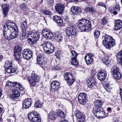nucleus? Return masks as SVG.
<instances>
[{"instance_id": "c756f323", "label": "nucleus", "mask_w": 122, "mask_h": 122, "mask_svg": "<svg viewBox=\"0 0 122 122\" xmlns=\"http://www.w3.org/2000/svg\"><path fill=\"white\" fill-rule=\"evenodd\" d=\"M5 70L8 73H12L15 72L17 70V68L13 67L12 66L5 68Z\"/></svg>"}, {"instance_id": "9d476101", "label": "nucleus", "mask_w": 122, "mask_h": 122, "mask_svg": "<svg viewBox=\"0 0 122 122\" xmlns=\"http://www.w3.org/2000/svg\"><path fill=\"white\" fill-rule=\"evenodd\" d=\"M77 31L74 26L72 25L68 26L66 30V35L68 36H71L72 37V36L77 35Z\"/></svg>"}, {"instance_id": "c85d7f7f", "label": "nucleus", "mask_w": 122, "mask_h": 122, "mask_svg": "<svg viewBox=\"0 0 122 122\" xmlns=\"http://www.w3.org/2000/svg\"><path fill=\"white\" fill-rule=\"evenodd\" d=\"M54 20L56 22L59 26H62L63 24V21L61 17L57 15H56L53 17Z\"/></svg>"}, {"instance_id": "f257e3e1", "label": "nucleus", "mask_w": 122, "mask_h": 122, "mask_svg": "<svg viewBox=\"0 0 122 122\" xmlns=\"http://www.w3.org/2000/svg\"><path fill=\"white\" fill-rule=\"evenodd\" d=\"M77 27L81 31L90 30L91 29L90 21L85 19H82L78 21L77 24Z\"/></svg>"}, {"instance_id": "4be33fe9", "label": "nucleus", "mask_w": 122, "mask_h": 122, "mask_svg": "<svg viewBox=\"0 0 122 122\" xmlns=\"http://www.w3.org/2000/svg\"><path fill=\"white\" fill-rule=\"evenodd\" d=\"M64 8L65 6L59 3L56 4L55 6L56 11L60 14H62L63 13Z\"/></svg>"}, {"instance_id": "a878e982", "label": "nucleus", "mask_w": 122, "mask_h": 122, "mask_svg": "<svg viewBox=\"0 0 122 122\" xmlns=\"http://www.w3.org/2000/svg\"><path fill=\"white\" fill-rule=\"evenodd\" d=\"M9 5L8 4H5L2 6V8L3 9V13H4V17L5 18H6V20L8 12L9 10Z\"/></svg>"}, {"instance_id": "ddd939ff", "label": "nucleus", "mask_w": 122, "mask_h": 122, "mask_svg": "<svg viewBox=\"0 0 122 122\" xmlns=\"http://www.w3.org/2000/svg\"><path fill=\"white\" fill-rule=\"evenodd\" d=\"M77 121L78 122H83L85 119L84 115L79 110H76L74 112Z\"/></svg>"}, {"instance_id": "f704fd0d", "label": "nucleus", "mask_w": 122, "mask_h": 122, "mask_svg": "<svg viewBox=\"0 0 122 122\" xmlns=\"http://www.w3.org/2000/svg\"><path fill=\"white\" fill-rule=\"evenodd\" d=\"M56 113L57 116V115L61 118H65V116L64 113L61 110L59 109Z\"/></svg>"}, {"instance_id": "f8f14e48", "label": "nucleus", "mask_w": 122, "mask_h": 122, "mask_svg": "<svg viewBox=\"0 0 122 122\" xmlns=\"http://www.w3.org/2000/svg\"><path fill=\"white\" fill-rule=\"evenodd\" d=\"M20 27L22 31V34L21 36L20 39L21 40H24L26 37V30L27 28V24L25 21L22 22L20 25Z\"/></svg>"}, {"instance_id": "774afa93", "label": "nucleus", "mask_w": 122, "mask_h": 122, "mask_svg": "<svg viewBox=\"0 0 122 122\" xmlns=\"http://www.w3.org/2000/svg\"><path fill=\"white\" fill-rule=\"evenodd\" d=\"M61 122H68V121H67L66 120H62Z\"/></svg>"}, {"instance_id": "37998d69", "label": "nucleus", "mask_w": 122, "mask_h": 122, "mask_svg": "<svg viewBox=\"0 0 122 122\" xmlns=\"http://www.w3.org/2000/svg\"><path fill=\"white\" fill-rule=\"evenodd\" d=\"M12 62L9 61H7L5 62V68L12 66Z\"/></svg>"}, {"instance_id": "cd10ccee", "label": "nucleus", "mask_w": 122, "mask_h": 122, "mask_svg": "<svg viewBox=\"0 0 122 122\" xmlns=\"http://www.w3.org/2000/svg\"><path fill=\"white\" fill-rule=\"evenodd\" d=\"M116 58L117 64L122 65V50L117 54Z\"/></svg>"}, {"instance_id": "bf43d9fd", "label": "nucleus", "mask_w": 122, "mask_h": 122, "mask_svg": "<svg viewBox=\"0 0 122 122\" xmlns=\"http://www.w3.org/2000/svg\"><path fill=\"white\" fill-rule=\"evenodd\" d=\"M119 93L121 97V100L122 101V89L120 87L119 88Z\"/></svg>"}, {"instance_id": "603ef678", "label": "nucleus", "mask_w": 122, "mask_h": 122, "mask_svg": "<svg viewBox=\"0 0 122 122\" xmlns=\"http://www.w3.org/2000/svg\"><path fill=\"white\" fill-rule=\"evenodd\" d=\"M42 12L45 14L50 15L51 14V12L50 11L46 10H43Z\"/></svg>"}, {"instance_id": "2eb2a0df", "label": "nucleus", "mask_w": 122, "mask_h": 122, "mask_svg": "<svg viewBox=\"0 0 122 122\" xmlns=\"http://www.w3.org/2000/svg\"><path fill=\"white\" fill-rule=\"evenodd\" d=\"M43 36L47 39H49L52 38L53 35L52 32L47 29H43L42 32Z\"/></svg>"}, {"instance_id": "09e8293b", "label": "nucleus", "mask_w": 122, "mask_h": 122, "mask_svg": "<svg viewBox=\"0 0 122 122\" xmlns=\"http://www.w3.org/2000/svg\"><path fill=\"white\" fill-rule=\"evenodd\" d=\"M16 82H11L9 81H7L6 82V85L9 86H14L15 87V85Z\"/></svg>"}, {"instance_id": "473e14b6", "label": "nucleus", "mask_w": 122, "mask_h": 122, "mask_svg": "<svg viewBox=\"0 0 122 122\" xmlns=\"http://www.w3.org/2000/svg\"><path fill=\"white\" fill-rule=\"evenodd\" d=\"M28 118L31 121L34 118V116L36 117L37 116V113L36 112H33L28 114Z\"/></svg>"}, {"instance_id": "3c124183", "label": "nucleus", "mask_w": 122, "mask_h": 122, "mask_svg": "<svg viewBox=\"0 0 122 122\" xmlns=\"http://www.w3.org/2000/svg\"><path fill=\"white\" fill-rule=\"evenodd\" d=\"M107 20L105 18H104L101 20V24L104 25L106 24L107 23Z\"/></svg>"}, {"instance_id": "680f3d73", "label": "nucleus", "mask_w": 122, "mask_h": 122, "mask_svg": "<svg viewBox=\"0 0 122 122\" xmlns=\"http://www.w3.org/2000/svg\"><path fill=\"white\" fill-rule=\"evenodd\" d=\"M53 69L54 70H59L60 69V68L58 66H56L53 67Z\"/></svg>"}, {"instance_id": "c9c22d12", "label": "nucleus", "mask_w": 122, "mask_h": 122, "mask_svg": "<svg viewBox=\"0 0 122 122\" xmlns=\"http://www.w3.org/2000/svg\"><path fill=\"white\" fill-rule=\"evenodd\" d=\"M42 106V103L38 99H36L34 107L36 108H41Z\"/></svg>"}, {"instance_id": "7ed1b4c3", "label": "nucleus", "mask_w": 122, "mask_h": 122, "mask_svg": "<svg viewBox=\"0 0 122 122\" xmlns=\"http://www.w3.org/2000/svg\"><path fill=\"white\" fill-rule=\"evenodd\" d=\"M103 43L106 48L109 49L115 45V42L114 39L112 37L107 35L103 36Z\"/></svg>"}, {"instance_id": "5701e85b", "label": "nucleus", "mask_w": 122, "mask_h": 122, "mask_svg": "<svg viewBox=\"0 0 122 122\" xmlns=\"http://www.w3.org/2000/svg\"><path fill=\"white\" fill-rule=\"evenodd\" d=\"M95 106L93 109V111L94 110V109L102 108L101 107L103 104V102L101 100H95L94 102Z\"/></svg>"}, {"instance_id": "e433bc0d", "label": "nucleus", "mask_w": 122, "mask_h": 122, "mask_svg": "<svg viewBox=\"0 0 122 122\" xmlns=\"http://www.w3.org/2000/svg\"><path fill=\"white\" fill-rule=\"evenodd\" d=\"M71 63L72 65L76 66L79 65V63L77 60V57H72L71 60Z\"/></svg>"}, {"instance_id": "423d86ee", "label": "nucleus", "mask_w": 122, "mask_h": 122, "mask_svg": "<svg viewBox=\"0 0 122 122\" xmlns=\"http://www.w3.org/2000/svg\"><path fill=\"white\" fill-rule=\"evenodd\" d=\"M45 52L46 54H49L52 53L54 51V46L50 42H46L43 45Z\"/></svg>"}, {"instance_id": "338daca9", "label": "nucleus", "mask_w": 122, "mask_h": 122, "mask_svg": "<svg viewBox=\"0 0 122 122\" xmlns=\"http://www.w3.org/2000/svg\"><path fill=\"white\" fill-rule=\"evenodd\" d=\"M2 108L1 107H0V113H1L2 112Z\"/></svg>"}, {"instance_id": "79ce46f5", "label": "nucleus", "mask_w": 122, "mask_h": 122, "mask_svg": "<svg viewBox=\"0 0 122 122\" xmlns=\"http://www.w3.org/2000/svg\"><path fill=\"white\" fill-rule=\"evenodd\" d=\"M78 98L81 99V98H83L86 99H87V95L85 93L82 92L80 93L78 96Z\"/></svg>"}, {"instance_id": "4d7b16f0", "label": "nucleus", "mask_w": 122, "mask_h": 122, "mask_svg": "<svg viewBox=\"0 0 122 122\" xmlns=\"http://www.w3.org/2000/svg\"><path fill=\"white\" fill-rule=\"evenodd\" d=\"M104 88L106 91L108 92H110L112 89V88H111L109 86H107L106 87H105Z\"/></svg>"}, {"instance_id": "6e6552de", "label": "nucleus", "mask_w": 122, "mask_h": 122, "mask_svg": "<svg viewBox=\"0 0 122 122\" xmlns=\"http://www.w3.org/2000/svg\"><path fill=\"white\" fill-rule=\"evenodd\" d=\"M94 109V110L93 111V112L97 118L104 117L107 116V114L102 108Z\"/></svg>"}, {"instance_id": "9b49d317", "label": "nucleus", "mask_w": 122, "mask_h": 122, "mask_svg": "<svg viewBox=\"0 0 122 122\" xmlns=\"http://www.w3.org/2000/svg\"><path fill=\"white\" fill-rule=\"evenodd\" d=\"M87 83L89 84L88 85V88L94 89L97 87V83L96 80L95 78L92 76L86 80Z\"/></svg>"}, {"instance_id": "20e7f679", "label": "nucleus", "mask_w": 122, "mask_h": 122, "mask_svg": "<svg viewBox=\"0 0 122 122\" xmlns=\"http://www.w3.org/2000/svg\"><path fill=\"white\" fill-rule=\"evenodd\" d=\"M40 35L39 32L35 30L29 31L27 33V36L32 38V39H29V43L31 44H35L39 39Z\"/></svg>"}, {"instance_id": "412c9836", "label": "nucleus", "mask_w": 122, "mask_h": 122, "mask_svg": "<svg viewBox=\"0 0 122 122\" xmlns=\"http://www.w3.org/2000/svg\"><path fill=\"white\" fill-rule=\"evenodd\" d=\"M93 55L91 53L87 54L85 56L84 59L87 65L92 64L93 61Z\"/></svg>"}, {"instance_id": "69168bd1", "label": "nucleus", "mask_w": 122, "mask_h": 122, "mask_svg": "<svg viewBox=\"0 0 122 122\" xmlns=\"http://www.w3.org/2000/svg\"><path fill=\"white\" fill-rule=\"evenodd\" d=\"M7 121L8 122H12L13 121L11 119H10L8 118L7 119Z\"/></svg>"}, {"instance_id": "72a5a7b5", "label": "nucleus", "mask_w": 122, "mask_h": 122, "mask_svg": "<svg viewBox=\"0 0 122 122\" xmlns=\"http://www.w3.org/2000/svg\"><path fill=\"white\" fill-rule=\"evenodd\" d=\"M85 10L87 12L92 14L95 13L96 12V10L94 8L90 6H87Z\"/></svg>"}, {"instance_id": "aec40b11", "label": "nucleus", "mask_w": 122, "mask_h": 122, "mask_svg": "<svg viewBox=\"0 0 122 122\" xmlns=\"http://www.w3.org/2000/svg\"><path fill=\"white\" fill-rule=\"evenodd\" d=\"M32 103L31 99L28 98L25 99L22 102L23 107L25 109L28 108L31 105Z\"/></svg>"}, {"instance_id": "49530a36", "label": "nucleus", "mask_w": 122, "mask_h": 122, "mask_svg": "<svg viewBox=\"0 0 122 122\" xmlns=\"http://www.w3.org/2000/svg\"><path fill=\"white\" fill-rule=\"evenodd\" d=\"M20 7L23 10H26L27 8V6L25 3H23L20 4Z\"/></svg>"}, {"instance_id": "a18cd8bd", "label": "nucleus", "mask_w": 122, "mask_h": 122, "mask_svg": "<svg viewBox=\"0 0 122 122\" xmlns=\"http://www.w3.org/2000/svg\"><path fill=\"white\" fill-rule=\"evenodd\" d=\"M120 8L119 5H117L116 7H114L113 9V14L114 15H116L117 14V12H118L120 10Z\"/></svg>"}, {"instance_id": "2f4dec72", "label": "nucleus", "mask_w": 122, "mask_h": 122, "mask_svg": "<svg viewBox=\"0 0 122 122\" xmlns=\"http://www.w3.org/2000/svg\"><path fill=\"white\" fill-rule=\"evenodd\" d=\"M104 57H102V61L103 63L106 65H107L109 64L110 61L108 58V56L106 54H103Z\"/></svg>"}, {"instance_id": "864d4df0", "label": "nucleus", "mask_w": 122, "mask_h": 122, "mask_svg": "<svg viewBox=\"0 0 122 122\" xmlns=\"http://www.w3.org/2000/svg\"><path fill=\"white\" fill-rule=\"evenodd\" d=\"M110 83L108 81H104L103 83V86L104 88L105 87H107V86H109Z\"/></svg>"}, {"instance_id": "0e129e2a", "label": "nucleus", "mask_w": 122, "mask_h": 122, "mask_svg": "<svg viewBox=\"0 0 122 122\" xmlns=\"http://www.w3.org/2000/svg\"><path fill=\"white\" fill-rule=\"evenodd\" d=\"M55 55L57 57V58L58 57H59L60 54L59 53H58L57 52L56 53H55Z\"/></svg>"}, {"instance_id": "a19ab883", "label": "nucleus", "mask_w": 122, "mask_h": 122, "mask_svg": "<svg viewBox=\"0 0 122 122\" xmlns=\"http://www.w3.org/2000/svg\"><path fill=\"white\" fill-rule=\"evenodd\" d=\"M39 114L37 113V116L36 117H34L31 122H40L41 118L39 117Z\"/></svg>"}, {"instance_id": "6e6d98bb", "label": "nucleus", "mask_w": 122, "mask_h": 122, "mask_svg": "<svg viewBox=\"0 0 122 122\" xmlns=\"http://www.w3.org/2000/svg\"><path fill=\"white\" fill-rule=\"evenodd\" d=\"M65 20L67 23L69 25H71L72 23V22H71V19H70L66 18L65 19Z\"/></svg>"}, {"instance_id": "39448f33", "label": "nucleus", "mask_w": 122, "mask_h": 122, "mask_svg": "<svg viewBox=\"0 0 122 122\" xmlns=\"http://www.w3.org/2000/svg\"><path fill=\"white\" fill-rule=\"evenodd\" d=\"M40 80L39 76L34 73L32 74L31 77L28 78V80L31 85L36 87L39 85L38 83Z\"/></svg>"}, {"instance_id": "5fc2aeb1", "label": "nucleus", "mask_w": 122, "mask_h": 122, "mask_svg": "<svg viewBox=\"0 0 122 122\" xmlns=\"http://www.w3.org/2000/svg\"><path fill=\"white\" fill-rule=\"evenodd\" d=\"M71 53L73 56L72 57H77V56L78 55V54L76 53L75 51L74 50L72 51Z\"/></svg>"}, {"instance_id": "ea45409f", "label": "nucleus", "mask_w": 122, "mask_h": 122, "mask_svg": "<svg viewBox=\"0 0 122 122\" xmlns=\"http://www.w3.org/2000/svg\"><path fill=\"white\" fill-rule=\"evenodd\" d=\"M15 87H17L19 88V89L22 91H23L24 90V87L22 86L19 83H18L17 82H15Z\"/></svg>"}, {"instance_id": "a211bd4d", "label": "nucleus", "mask_w": 122, "mask_h": 122, "mask_svg": "<svg viewBox=\"0 0 122 122\" xmlns=\"http://www.w3.org/2000/svg\"><path fill=\"white\" fill-rule=\"evenodd\" d=\"M37 62L39 64L43 65L46 64L47 61L42 54H39L37 57Z\"/></svg>"}, {"instance_id": "0eeeda50", "label": "nucleus", "mask_w": 122, "mask_h": 122, "mask_svg": "<svg viewBox=\"0 0 122 122\" xmlns=\"http://www.w3.org/2000/svg\"><path fill=\"white\" fill-rule=\"evenodd\" d=\"M64 79L69 85L71 86L75 81V79L71 73L66 72L64 74Z\"/></svg>"}, {"instance_id": "58836bf2", "label": "nucleus", "mask_w": 122, "mask_h": 122, "mask_svg": "<svg viewBox=\"0 0 122 122\" xmlns=\"http://www.w3.org/2000/svg\"><path fill=\"white\" fill-rule=\"evenodd\" d=\"M57 34L55 33V39L57 42H60L62 41L63 38L61 35L58 34V33L57 32Z\"/></svg>"}, {"instance_id": "c03bdc74", "label": "nucleus", "mask_w": 122, "mask_h": 122, "mask_svg": "<svg viewBox=\"0 0 122 122\" xmlns=\"http://www.w3.org/2000/svg\"><path fill=\"white\" fill-rule=\"evenodd\" d=\"M78 101L80 104L84 105L86 103L87 100V99H85L83 98H81V99L79 98H78Z\"/></svg>"}, {"instance_id": "1a4fd4ad", "label": "nucleus", "mask_w": 122, "mask_h": 122, "mask_svg": "<svg viewBox=\"0 0 122 122\" xmlns=\"http://www.w3.org/2000/svg\"><path fill=\"white\" fill-rule=\"evenodd\" d=\"M119 70V68L115 65L113 66L111 69L112 74L113 75V77L117 79H120L121 76Z\"/></svg>"}, {"instance_id": "f3484780", "label": "nucleus", "mask_w": 122, "mask_h": 122, "mask_svg": "<svg viewBox=\"0 0 122 122\" xmlns=\"http://www.w3.org/2000/svg\"><path fill=\"white\" fill-rule=\"evenodd\" d=\"M60 87V83L58 81H53L51 83V91L52 92L57 91Z\"/></svg>"}, {"instance_id": "b1692460", "label": "nucleus", "mask_w": 122, "mask_h": 122, "mask_svg": "<svg viewBox=\"0 0 122 122\" xmlns=\"http://www.w3.org/2000/svg\"><path fill=\"white\" fill-rule=\"evenodd\" d=\"M71 13L74 15L79 14L81 10L79 7L73 6L71 8Z\"/></svg>"}, {"instance_id": "e2e57ef3", "label": "nucleus", "mask_w": 122, "mask_h": 122, "mask_svg": "<svg viewBox=\"0 0 122 122\" xmlns=\"http://www.w3.org/2000/svg\"><path fill=\"white\" fill-rule=\"evenodd\" d=\"M107 110L108 112H110L111 111L112 109L110 107H108L107 108Z\"/></svg>"}, {"instance_id": "de8ad7c7", "label": "nucleus", "mask_w": 122, "mask_h": 122, "mask_svg": "<svg viewBox=\"0 0 122 122\" xmlns=\"http://www.w3.org/2000/svg\"><path fill=\"white\" fill-rule=\"evenodd\" d=\"M14 55L15 58L17 60H19L20 59L21 56V53L19 54L14 53Z\"/></svg>"}, {"instance_id": "13d9d810", "label": "nucleus", "mask_w": 122, "mask_h": 122, "mask_svg": "<svg viewBox=\"0 0 122 122\" xmlns=\"http://www.w3.org/2000/svg\"><path fill=\"white\" fill-rule=\"evenodd\" d=\"M98 6H102L106 8V6L105 5V4L104 3H102L101 2H98Z\"/></svg>"}, {"instance_id": "7c9ffc66", "label": "nucleus", "mask_w": 122, "mask_h": 122, "mask_svg": "<svg viewBox=\"0 0 122 122\" xmlns=\"http://www.w3.org/2000/svg\"><path fill=\"white\" fill-rule=\"evenodd\" d=\"M57 117V113L53 111H51L48 116V118L52 120H55Z\"/></svg>"}, {"instance_id": "4c0bfd02", "label": "nucleus", "mask_w": 122, "mask_h": 122, "mask_svg": "<svg viewBox=\"0 0 122 122\" xmlns=\"http://www.w3.org/2000/svg\"><path fill=\"white\" fill-rule=\"evenodd\" d=\"M22 50V48L20 46L18 45H16L15 48L14 53H21Z\"/></svg>"}, {"instance_id": "dca6fc26", "label": "nucleus", "mask_w": 122, "mask_h": 122, "mask_svg": "<svg viewBox=\"0 0 122 122\" xmlns=\"http://www.w3.org/2000/svg\"><path fill=\"white\" fill-rule=\"evenodd\" d=\"M3 27L5 28V29H6V31L9 30V31L13 30H14L15 27H17L15 23L14 22H7L5 25Z\"/></svg>"}, {"instance_id": "393cba45", "label": "nucleus", "mask_w": 122, "mask_h": 122, "mask_svg": "<svg viewBox=\"0 0 122 122\" xmlns=\"http://www.w3.org/2000/svg\"><path fill=\"white\" fill-rule=\"evenodd\" d=\"M114 30L117 31L120 29L122 27V21L120 20H116L114 23Z\"/></svg>"}, {"instance_id": "6ab92c4d", "label": "nucleus", "mask_w": 122, "mask_h": 122, "mask_svg": "<svg viewBox=\"0 0 122 122\" xmlns=\"http://www.w3.org/2000/svg\"><path fill=\"white\" fill-rule=\"evenodd\" d=\"M107 76V72L105 70H102L97 74V77L100 80L104 81Z\"/></svg>"}, {"instance_id": "bb28decb", "label": "nucleus", "mask_w": 122, "mask_h": 122, "mask_svg": "<svg viewBox=\"0 0 122 122\" xmlns=\"http://www.w3.org/2000/svg\"><path fill=\"white\" fill-rule=\"evenodd\" d=\"M12 92L13 94L10 95V97L11 98L14 99L20 96V92L18 90L15 89H13Z\"/></svg>"}, {"instance_id": "052dcab7", "label": "nucleus", "mask_w": 122, "mask_h": 122, "mask_svg": "<svg viewBox=\"0 0 122 122\" xmlns=\"http://www.w3.org/2000/svg\"><path fill=\"white\" fill-rule=\"evenodd\" d=\"M53 0H47L48 3L49 5H51L54 2Z\"/></svg>"}, {"instance_id": "f03ea898", "label": "nucleus", "mask_w": 122, "mask_h": 122, "mask_svg": "<svg viewBox=\"0 0 122 122\" xmlns=\"http://www.w3.org/2000/svg\"><path fill=\"white\" fill-rule=\"evenodd\" d=\"M5 28H4L3 32L4 36L5 38L8 40L10 41L16 38L18 35V29L17 27L15 28L13 30L9 31V30L6 31Z\"/></svg>"}, {"instance_id": "8fccbe9b", "label": "nucleus", "mask_w": 122, "mask_h": 122, "mask_svg": "<svg viewBox=\"0 0 122 122\" xmlns=\"http://www.w3.org/2000/svg\"><path fill=\"white\" fill-rule=\"evenodd\" d=\"M100 31L98 30H95L94 32V35L95 37L96 38H97L100 36Z\"/></svg>"}, {"instance_id": "4468645a", "label": "nucleus", "mask_w": 122, "mask_h": 122, "mask_svg": "<svg viewBox=\"0 0 122 122\" xmlns=\"http://www.w3.org/2000/svg\"><path fill=\"white\" fill-rule=\"evenodd\" d=\"M33 54L32 51L29 49H25L22 52L23 57L24 59L27 60L31 58Z\"/></svg>"}]
</instances>
